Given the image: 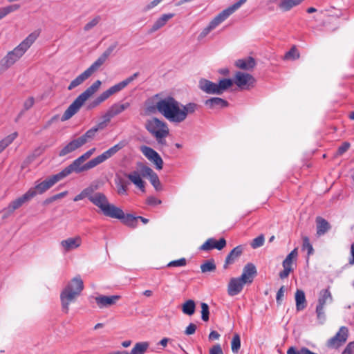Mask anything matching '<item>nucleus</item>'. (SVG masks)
Wrapping results in <instances>:
<instances>
[{
  "label": "nucleus",
  "instance_id": "1",
  "mask_svg": "<svg viewBox=\"0 0 354 354\" xmlns=\"http://www.w3.org/2000/svg\"><path fill=\"white\" fill-rule=\"evenodd\" d=\"M145 105L147 113L158 112L168 121L175 124L184 122L188 115L194 113L199 108L196 103L189 102L184 105L172 96L162 97L161 93L148 98Z\"/></svg>",
  "mask_w": 354,
  "mask_h": 354
},
{
  "label": "nucleus",
  "instance_id": "2",
  "mask_svg": "<svg viewBox=\"0 0 354 354\" xmlns=\"http://www.w3.org/2000/svg\"><path fill=\"white\" fill-rule=\"evenodd\" d=\"M124 145V142H120L85 164H83L85 160L82 157L80 156L58 174L62 179H63L72 172L79 174L88 171L114 156L118 151L122 149Z\"/></svg>",
  "mask_w": 354,
  "mask_h": 354
},
{
  "label": "nucleus",
  "instance_id": "3",
  "mask_svg": "<svg viewBox=\"0 0 354 354\" xmlns=\"http://www.w3.org/2000/svg\"><path fill=\"white\" fill-rule=\"evenodd\" d=\"M38 36V32H32L12 50L9 51L0 61V74L14 65L32 45Z\"/></svg>",
  "mask_w": 354,
  "mask_h": 354
},
{
  "label": "nucleus",
  "instance_id": "4",
  "mask_svg": "<svg viewBox=\"0 0 354 354\" xmlns=\"http://www.w3.org/2000/svg\"><path fill=\"white\" fill-rule=\"evenodd\" d=\"M84 289V283L80 277L71 279L60 293V301L62 311L67 314L69 306L75 301Z\"/></svg>",
  "mask_w": 354,
  "mask_h": 354
},
{
  "label": "nucleus",
  "instance_id": "5",
  "mask_svg": "<svg viewBox=\"0 0 354 354\" xmlns=\"http://www.w3.org/2000/svg\"><path fill=\"white\" fill-rule=\"evenodd\" d=\"M96 189V187L92 186V194H91L89 197V201L97 207L104 216L110 218L121 217L122 209L110 203L108 198L104 193L95 192Z\"/></svg>",
  "mask_w": 354,
  "mask_h": 354
},
{
  "label": "nucleus",
  "instance_id": "6",
  "mask_svg": "<svg viewBox=\"0 0 354 354\" xmlns=\"http://www.w3.org/2000/svg\"><path fill=\"white\" fill-rule=\"evenodd\" d=\"M102 82L100 80H96L89 87H88L83 93L72 102V104L64 111L61 118V121L64 122L71 119L75 115L84 105L86 101L96 93Z\"/></svg>",
  "mask_w": 354,
  "mask_h": 354
},
{
  "label": "nucleus",
  "instance_id": "7",
  "mask_svg": "<svg viewBox=\"0 0 354 354\" xmlns=\"http://www.w3.org/2000/svg\"><path fill=\"white\" fill-rule=\"evenodd\" d=\"M124 176L116 175L115 178V184L116 186V192L120 196L128 195L129 186L130 180L141 191H145V182L142 180L140 174L137 171L131 173H124Z\"/></svg>",
  "mask_w": 354,
  "mask_h": 354
},
{
  "label": "nucleus",
  "instance_id": "8",
  "mask_svg": "<svg viewBox=\"0 0 354 354\" xmlns=\"http://www.w3.org/2000/svg\"><path fill=\"white\" fill-rule=\"evenodd\" d=\"M145 126L158 143H165V138L169 134L168 125L165 122L157 118H152L146 121Z\"/></svg>",
  "mask_w": 354,
  "mask_h": 354
},
{
  "label": "nucleus",
  "instance_id": "9",
  "mask_svg": "<svg viewBox=\"0 0 354 354\" xmlns=\"http://www.w3.org/2000/svg\"><path fill=\"white\" fill-rule=\"evenodd\" d=\"M62 180L59 174L49 176L44 180L39 182V180L35 183V186L30 187L27 193L30 198H33L37 194H42L51 188L55 183Z\"/></svg>",
  "mask_w": 354,
  "mask_h": 354
},
{
  "label": "nucleus",
  "instance_id": "10",
  "mask_svg": "<svg viewBox=\"0 0 354 354\" xmlns=\"http://www.w3.org/2000/svg\"><path fill=\"white\" fill-rule=\"evenodd\" d=\"M333 297L328 289L322 290L319 292L318 304L316 307V314L320 324H324L325 321L324 306L326 303H331Z\"/></svg>",
  "mask_w": 354,
  "mask_h": 354
},
{
  "label": "nucleus",
  "instance_id": "11",
  "mask_svg": "<svg viewBox=\"0 0 354 354\" xmlns=\"http://www.w3.org/2000/svg\"><path fill=\"white\" fill-rule=\"evenodd\" d=\"M139 75V73H135L131 76L127 77L124 80L119 82L117 84L110 87L108 90L102 93L97 97L101 102H103L106 99H108L111 95L118 93L124 88H125L129 84L133 82L136 78H137Z\"/></svg>",
  "mask_w": 354,
  "mask_h": 354
},
{
  "label": "nucleus",
  "instance_id": "12",
  "mask_svg": "<svg viewBox=\"0 0 354 354\" xmlns=\"http://www.w3.org/2000/svg\"><path fill=\"white\" fill-rule=\"evenodd\" d=\"M246 1L247 0H239L227 9L223 10L209 22V26L214 30L230 15L239 9Z\"/></svg>",
  "mask_w": 354,
  "mask_h": 354
},
{
  "label": "nucleus",
  "instance_id": "13",
  "mask_svg": "<svg viewBox=\"0 0 354 354\" xmlns=\"http://www.w3.org/2000/svg\"><path fill=\"white\" fill-rule=\"evenodd\" d=\"M349 330L346 326H342L334 337L327 342V346L330 348H338L342 346L348 337Z\"/></svg>",
  "mask_w": 354,
  "mask_h": 354
},
{
  "label": "nucleus",
  "instance_id": "14",
  "mask_svg": "<svg viewBox=\"0 0 354 354\" xmlns=\"http://www.w3.org/2000/svg\"><path fill=\"white\" fill-rule=\"evenodd\" d=\"M234 83L242 90H248L254 87L255 79L250 74L238 71L235 74Z\"/></svg>",
  "mask_w": 354,
  "mask_h": 354
},
{
  "label": "nucleus",
  "instance_id": "15",
  "mask_svg": "<svg viewBox=\"0 0 354 354\" xmlns=\"http://www.w3.org/2000/svg\"><path fill=\"white\" fill-rule=\"evenodd\" d=\"M140 151L145 157L153 162L157 169L160 170L162 169L163 160L160 156L154 149L144 145L140 147Z\"/></svg>",
  "mask_w": 354,
  "mask_h": 354
},
{
  "label": "nucleus",
  "instance_id": "16",
  "mask_svg": "<svg viewBox=\"0 0 354 354\" xmlns=\"http://www.w3.org/2000/svg\"><path fill=\"white\" fill-rule=\"evenodd\" d=\"M118 44L115 42L111 44L97 59L94 62L91 66L86 69L91 75L96 71L108 59L111 53L117 47Z\"/></svg>",
  "mask_w": 354,
  "mask_h": 354
},
{
  "label": "nucleus",
  "instance_id": "17",
  "mask_svg": "<svg viewBox=\"0 0 354 354\" xmlns=\"http://www.w3.org/2000/svg\"><path fill=\"white\" fill-rule=\"evenodd\" d=\"M118 44L115 42L111 44L97 59L94 62L91 66L86 69L91 75L96 71L108 59L111 53L117 47Z\"/></svg>",
  "mask_w": 354,
  "mask_h": 354
},
{
  "label": "nucleus",
  "instance_id": "18",
  "mask_svg": "<svg viewBox=\"0 0 354 354\" xmlns=\"http://www.w3.org/2000/svg\"><path fill=\"white\" fill-rule=\"evenodd\" d=\"M226 246V241L224 238H221L218 241L214 238L208 239L201 247V250L209 251L213 249L221 250Z\"/></svg>",
  "mask_w": 354,
  "mask_h": 354
},
{
  "label": "nucleus",
  "instance_id": "19",
  "mask_svg": "<svg viewBox=\"0 0 354 354\" xmlns=\"http://www.w3.org/2000/svg\"><path fill=\"white\" fill-rule=\"evenodd\" d=\"M257 272L255 266L252 263H247L243 270V273L239 277L241 279L246 283H252Z\"/></svg>",
  "mask_w": 354,
  "mask_h": 354
},
{
  "label": "nucleus",
  "instance_id": "20",
  "mask_svg": "<svg viewBox=\"0 0 354 354\" xmlns=\"http://www.w3.org/2000/svg\"><path fill=\"white\" fill-rule=\"evenodd\" d=\"M245 284L240 277L230 279L227 286L228 295L231 297L237 295L242 291Z\"/></svg>",
  "mask_w": 354,
  "mask_h": 354
},
{
  "label": "nucleus",
  "instance_id": "21",
  "mask_svg": "<svg viewBox=\"0 0 354 354\" xmlns=\"http://www.w3.org/2000/svg\"><path fill=\"white\" fill-rule=\"evenodd\" d=\"M120 299V295H99L95 297V302L100 308L111 306L114 305Z\"/></svg>",
  "mask_w": 354,
  "mask_h": 354
},
{
  "label": "nucleus",
  "instance_id": "22",
  "mask_svg": "<svg viewBox=\"0 0 354 354\" xmlns=\"http://www.w3.org/2000/svg\"><path fill=\"white\" fill-rule=\"evenodd\" d=\"M82 244V238L80 236L75 237H70L60 242V245L64 252H68L71 250L79 248Z\"/></svg>",
  "mask_w": 354,
  "mask_h": 354
},
{
  "label": "nucleus",
  "instance_id": "23",
  "mask_svg": "<svg viewBox=\"0 0 354 354\" xmlns=\"http://www.w3.org/2000/svg\"><path fill=\"white\" fill-rule=\"evenodd\" d=\"M198 87L201 90L207 94L220 95L218 84L206 79L200 80Z\"/></svg>",
  "mask_w": 354,
  "mask_h": 354
},
{
  "label": "nucleus",
  "instance_id": "24",
  "mask_svg": "<svg viewBox=\"0 0 354 354\" xmlns=\"http://www.w3.org/2000/svg\"><path fill=\"white\" fill-rule=\"evenodd\" d=\"M243 251V247L242 245H238L232 250L225 258L223 268L225 270L228 269L229 266L233 264L241 257Z\"/></svg>",
  "mask_w": 354,
  "mask_h": 354
},
{
  "label": "nucleus",
  "instance_id": "25",
  "mask_svg": "<svg viewBox=\"0 0 354 354\" xmlns=\"http://www.w3.org/2000/svg\"><path fill=\"white\" fill-rule=\"evenodd\" d=\"M315 222L317 227V235L318 236L325 234L331 228L330 224L325 218L321 216L316 217Z\"/></svg>",
  "mask_w": 354,
  "mask_h": 354
},
{
  "label": "nucleus",
  "instance_id": "26",
  "mask_svg": "<svg viewBox=\"0 0 354 354\" xmlns=\"http://www.w3.org/2000/svg\"><path fill=\"white\" fill-rule=\"evenodd\" d=\"M235 66L242 70L251 71L256 66V61L252 57L245 59H240L235 62Z\"/></svg>",
  "mask_w": 354,
  "mask_h": 354
},
{
  "label": "nucleus",
  "instance_id": "27",
  "mask_svg": "<svg viewBox=\"0 0 354 354\" xmlns=\"http://www.w3.org/2000/svg\"><path fill=\"white\" fill-rule=\"evenodd\" d=\"M174 13L164 14L160 18H158L151 26L149 32L152 33L153 32L157 31L162 27H163L167 22L171 18L174 17Z\"/></svg>",
  "mask_w": 354,
  "mask_h": 354
},
{
  "label": "nucleus",
  "instance_id": "28",
  "mask_svg": "<svg viewBox=\"0 0 354 354\" xmlns=\"http://www.w3.org/2000/svg\"><path fill=\"white\" fill-rule=\"evenodd\" d=\"M82 147L81 143L78 140V139H75L68 142L60 151L59 152V156H64L76 149H79Z\"/></svg>",
  "mask_w": 354,
  "mask_h": 354
},
{
  "label": "nucleus",
  "instance_id": "29",
  "mask_svg": "<svg viewBox=\"0 0 354 354\" xmlns=\"http://www.w3.org/2000/svg\"><path fill=\"white\" fill-rule=\"evenodd\" d=\"M205 104L210 109L227 107L229 103L225 100L220 97H212L205 100Z\"/></svg>",
  "mask_w": 354,
  "mask_h": 354
},
{
  "label": "nucleus",
  "instance_id": "30",
  "mask_svg": "<svg viewBox=\"0 0 354 354\" xmlns=\"http://www.w3.org/2000/svg\"><path fill=\"white\" fill-rule=\"evenodd\" d=\"M295 302L297 311H301L306 308L307 302L305 293L303 290H297L295 292Z\"/></svg>",
  "mask_w": 354,
  "mask_h": 354
},
{
  "label": "nucleus",
  "instance_id": "31",
  "mask_svg": "<svg viewBox=\"0 0 354 354\" xmlns=\"http://www.w3.org/2000/svg\"><path fill=\"white\" fill-rule=\"evenodd\" d=\"M99 130H101V129H99L98 127L96 125L94 127L88 130L84 135L79 137L77 139L80 141V142L81 143L82 146H83L88 142H90L91 140H92L95 137L96 133Z\"/></svg>",
  "mask_w": 354,
  "mask_h": 354
},
{
  "label": "nucleus",
  "instance_id": "32",
  "mask_svg": "<svg viewBox=\"0 0 354 354\" xmlns=\"http://www.w3.org/2000/svg\"><path fill=\"white\" fill-rule=\"evenodd\" d=\"M30 200L31 198L26 192L21 196L10 202L8 206L15 212L16 209L21 207L25 203H27Z\"/></svg>",
  "mask_w": 354,
  "mask_h": 354
},
{
  "label": "nucleus",
  "instance_id": "33",
  "mask_svg": "<svg viewBox=\"0 0 354 354\" xmlns=\"http://www.w3.org/2000/svg\"><path fill=\"white\" fill-rule=\"evenodd\" d=\"M91 76V75L89 74V73L86 70L71 82V84L68 86V90L71 91L73 88H76L79 85L82 84L85 80H86Z\"/></svg>",
  "mask_w": 354,
  "mask_h": 354
},
{
  "label": "nucleus",
  "instance_id": "34",
  "mask_svg": "<svg viewBox=\"0 0 354 354\" xmlns=\"http://www.w3.org/2000/svg\"><path fill=\"white\" fill-rule=\"evenodd\" d=\"M117 219L122 220V222L132 228H135L138 225V218L137 216H134L132 214H127L125 215L124 212L122 211V216L120 218H116Z\"/></svg>",
  "mask_w": 354,
  "mask_h": 354
},
{
  "label": "nucleus",
  "instance_id": "35",
  "mask_svg": "<svg viewBox=\"0 0 354 354\" xmlns=\"http://www.w3.org/2000/svg\"><path fill=\"white\" fill-rule=\"evenodd\" d=\"M304 0H281L279 7L283 11H288L293 7L299 5Z\"/></svg>",
  "mask_w": 354,
  "mask_h": 354
},
{
  "label": "nucleus",
  "instance_id": "36",
  "mask_svg": "<svg viewBox=\"0 0 354 354\" xmlns=\"http://www.w3.org/2000/svg\"><path fill=\"white\" fill-rule=\"evenodd\" d=\"M196 304L194 300L189 299L186 301L182 306V311L187 315H192L195 313Z\"/></svg>",
  "mask_w": 354,
  "mask_h": 354
},
{
  "label": "nucleus",
  "instance_id": "37",
  "mask_svg": "<svg viewBox=\"0 0 354 354\" xmlns=\"http://www.w3.org/2000/svg\"><path fill=\"white\" fill-rule=\"evenodd\" d=\"M298 256V249L296 248L290 252L283 260L282 263L283 266H288V268H292V263L297 261Z\"/></svg>",
  "mask_w": 354,
  "mask_h": 354
},
{
  "label": "nucleus",
  "instance_id": "38",
  "mask_svg": "<svg viewBox=\"0 0 354 354\" xmlns=\"http://www.w3.org/2000/svg\"><path fill=\"white\" fill-rule=\"evenodd\" d=\"M149 346V344L147 342L136 343L129 354H145Z\"/></svg>",
  "mask_w": 354,
  "mask_h": 354
},
{
  "label": "nucleus",
  "instance_id": "39",
  "mask_svg": "<svg viewBox=\"0 0 354 354\" xmlns=\"http://www.w3.org/2000/svg\"><path fill=\"white\" fill-rule=\"evenodd\" d=\"M216 269L215 261L213 259L205 261L201 265V270L203 273L212 272Z\"/></svg>",
  "mask_w": 354,
  "mask_h": 354
},
{
  "label": "nucleus",
  "instance_id": "40",
  "mask_svg": "<svg viewBox=\"0 0 354 354\" xmlns=\"http://www.w3.org/2000/svg\"><path fill=\"white\" fill-rule=\"evenodd\" d=\"M130 106V104L129 102H125L124 104H118L115 103L113 104L110 108L111 112L113 113V116H115L120 113H121L122 111L128 109Z\"/></svg>",
  "mask_w": 354,
  "mask_h": 354
},
{
  "label": "nucleus",
  "instance_id": "41",
  "mask_svg": "<svg viewBox=\"0 0 354 354\" xmlns=\"http://www.w3.org/2000/svg\"><path fill=\"white\" fill-rule=\"evenodd\" d=\"M234 84V81L231 79H221L218 83L220 95L223 94L225 91L230 88Z\"/></svg>",
  "mask_w": 354,
  "mask_h": 354
},
{
  "label": "nucleus",
  "instance_id": "42",
  "mask_svg": "<svg viewBox=\"0 0 354 354\" xmlns=\"http://www.w3.org/2000/svg\"><path fill=\"white\" fill-rule=\"evenodd\" d=\"M19 7H20L19 5L13 4V5L8 6L6 7L0 8V20L1 19H3V17H5L8 14L18 10L19 8Z\"/></svg>",
  "mask_w": 354,
  "mask_h": 354
},
{
  "label": "nucleus",
  "instance_id": "43",
  "mask_svg": "<svg viewBox=\"0 0 354 354\" xmlns=\"http://www.w3.org/2000/svg\"><path fill=\"white\" fill-rule=\"evenodd\" d=\"M18 133L14 132L0 142V153L3 151L17 137Z\"/></svg>",
  "mask_w": 354,
  "mask_h": 354
},
{
  "label": "nucleus",
  "instance_id": "44",
  "mask_svg": "<svg viewBox=\"0 0 354 354\" xmlns=\"http://www.w3.org/2000/svg\"><path fill=\"white\" fill-rule=\"evenodd\" d=\"M241 348V338L238 333H235L231 342V348L234 353H238Z\"/></svg>",
  "mask_w": 354,
  "mask_h": 354
},
{
  "label": "nucleus",
  "instance_id": "45",
  "mask_svg": "<svg viewBox=\"0 0 354 354\" xmlns=\"http://www.w3.org/2000/svg\"><path fill=\"white\" fill-rule=\"evenodd\" d=\"M113 113L111 112L110 109H109L106 113L102 116L103 121L99 122L97 126L99 129L101 130L104 129L106 126L107 124L110 122L111 119L113 118Z\"/></svg>",
  "mask_w": 354,
  "mask_h": 354
},
{
  "label": "nucleus",
  "instance_id": "46",
  "mask_svg": "<svg viewBox=\"0 0 354 354\" xmlns=\"http://www.w3.org/2000/svg\"><path fill=\"white\" fill-rule=\"evenodd\" d=\"M91 194H92V186H89L84 189L79 194L75 196L73 201L76 202L85 198H87L89 200Z\"/></svg>",
  "mask_w": 354,
  "mask_h": 354
},
{
  "label": "nucleus",
  "instance_id": "47",
  "mask_svg": "<svg viewBox=\"0 0 354 354\" xmlns=\"http://www.w3.org/2000/svg\"><path fill=\"white\" fill-rule=\"evenodd\" d=\"M302 249L308 250V255H311L313 254L314 249L310 243V240L308 236L302 237Z\"/></svg>",
  "mask_w": 354,
  "mask_h": 354
},
{
  "label": "nucleus",
  "instance_id": "48",
  "mask_svg": "<svg viewBox=\"0 0 354 354\" xmlns=\"http://www.w3.org/2000/svg\"><path fill=\"white\" fill-rule=\"evenodd\" d=\"M100 21L101 17L99 15L95 16L92 20H91L89 22L85 24V26H84V30L86 32L89 31L93 28L96 26L100 23Z\"/></svg>",
  "mask_w": 354,
  "mask_h": 354
},
{
  "label": "nucleus",
  "instance_id": "49",
  "mask_svg": "<svg viewBox=\"0 0 354 354\" xmlns=\"http://www.w3.org/2000/svg\"><path fill=\"white\" fill-rule=\"evenodd\" d=\"M149 180L156 191H161L162 189V184L156 174H153V175H152V176H151V178H149Z\"/></svg>",
  "mask_w": 354,
  "mask_h": 354
},
{
  "label": "nucleus",
  "instance_id": "50",
  "mask_svg": "<svg viewBox=\"0 0 354 354\" xmlns=\"http://www.w3.org/2000/svg\"><path fill=\"white\" fill-rule=\"evenodd\" d=\"M300 57L299 53L296 48L295 46H293L290 48L289 51H288L285 55V59H297Z\"/></svg>",
  "mask_w": 354,
  "mask_h": 354
},
{
  "label": "nucleus",
  "instance_id": "51",
  "mask_svg": "<svg viewBox=\"0 0 354 354\" xmlns=\"http://www.w3.org/2000/svg\"><path fill=\"white\" fill-rule=\"evenodd\" d=\"M264 236L263 234H261L252 240L250 245L252 248L256 249L257 248L262 246L264 243Z\"/></svg>",
  "mask_w": 354,
  "mask_h": 354
},
{
  "label": "nucleus",
  "instance_id": "52",
  "mask_svg": "<svg viewBox=\"0 0 354 354\" xmlns=\"http://www.w3.org/2000/svg\"><path fill=\"white\" fill-rule=\"evenodd\" d=\"M201 318L204 322L209 320V306L206 303H201Z\"/></svg>",
  "mask_w": 354,
  "mask_h": 354
},
{
  "label": "nucleus",
  "instance_id": "53",
  "mask_svg": "<svg viewBox=\"0 0 354 354\" xmlns=\"http://www.w3.org/2000/svg\"><path fill=\"white\" fill-rule=\"evenodd\" d=\"M187 264V260L185 258H181L178 260H174L167 264V267H183Z\"/></svg>",
  "mask_w": 354,
  "mask_h": 354
},
{
  "label": "nucleus",
  "instance_id": "54",
  "mask_svg": "<svg viewBox=\"0 0 354 354\" xmlns=\"http://www.w3.org/2000/svg\"><path fill=\"white\" fill-rule=\"evenodd\" d=\"M350 147L351 144L348 142H343L342 145L339 147L336 152V156H342L343 153H344L346 151L348 150Z\"/></svg>",
  "mask_w": 354,
  "mask_h": 354
},
{
  "label": "nucleus",
  "instance_id": "55",
  "mask_svg": "<svg viewBox=\"0 0 354 354\" xmlns=\"http://www.w3.org/2000/svg\"><path fill=\"white\" fill-rule=\"evenodd\" d=\"M283 270L279 272V277L282 279H286L288 277L290 272H293L292 268H288V266H283Z\"/></svg>",
  "mask_w": 354,
  "mask_h": 354
},
{
  "label": "nucleus",
  "instance_id": "56",
  "mask_svg": "<svg viewBox=\"0 0 354 354\" xmlns=\"http://www.w3.org/2000/svg\"><path fill=\"white\" fill-rule=\"evenodd\" d=\"M35 104V98L33 97H29L25 102H24V110L28 111L30 108L33 106Z\"/></svg>",
  "mask_w": 354,
  "mask_h": 354
},
{
  "label": "nucleus",
  "instance_id": "57",
  "mask_svg": "<svg viewBox=\"0 0 354 354\" xmlns=\"http://www.w3.org/2000/svg\"><path fill=\"white\" fill-rule=\"evenodd\" d=\"M146 201H147V203L151 206H155V205H160L162 203L161 200H160L154 196L147 197Z\"/></svg>",
  "mask_w": 354,
  "mask_h": 354
},
{
  "label": "nucleus",
  "instance_id": "58",
  "mask_svg": "<svg viewBox=\"0 0 354 354\" xmlns=\"http://www.w3.org/2000/svg\"><path fill=\"white\" fill-rule=\"evenodd\" d=\"M14 211L10 209V207L8 205L7 207L2 209L1 212L2 214V219L5 220L8 218L10 216H11L13 214Z\"/></svg>",
  "mask_w": 354,
  "mask_h": 354
},
{
  "label": "nucleus",
  "instance_id": "59",
  "mask_svg": "<svg viewBox=\"0 0 354 354\" xmlns=\"http://www.w3.org/2000/svg\"><path fill=\"white\" fill-rule=\"evenodd\" d=\"M209 354H223L221 345H214L209 350Z\"/></svg>",
  "mask_w": 354,
  "mask_h": 354
},
{
  "label": "nucleus",
  "instance_id": "60",
  "mask_svg": "<svg viewBox=\"0 0 354 354\" xmlns=\"http://www.w3.org/2000/svg\"><path fill=\"white\" fill-rule=\"evenodd\" d=\"M354 351V342H349L343 351L342 354H353Z\"/></svg>",
  "mask_w": 354,
  "mask_h": 354
},
{
  "label": "nucleus",
  "instance_id": "61",
  "mask_svg": "<svg viewBox=\"0 0 354 354\" xmlns=\"http://www.w3.org/2000/svg\"><path fill=\"white\" fill-rule=\"evenodd\" d=\"M196 324L191 323L189 324V326L186 328L185 333L187 335H190L194 334L196 332Z\"/></svg>",
  "mask_w": 354,
  "mask_h": 354
},
{
  "label": "nucleus",
  "instance_id": "62",
  "mask_svg": "<svg viewBox=\"0 0 354 354\" xmlns=\"http://www.w3.org/2000/svg\"><path fill=\"white\" fill-rule=\"evenodd\" d=\"M162 0H153L151 2H150L149 4H147L143 9V10L145 12H147L151 9H152L153 8H154L155 6H156L157 5H158Z\"/></svg>",
  "mask_w": 354,
  "mask_h": 354
},
{
  "label": "nucleus",
  "instance_id": "63",
  "mask_svg": "<svg viewBox=\"0 0 354 354\" xmlns=\"http://www.w3.org/2000/svg\"><path fill=\"white\" fill-rule=\"evenodd\" d=\"M283 295H284V286H282L277 292L276 299H277V302L278 304H281V299L283 298Z\"/></svg>",
  "mask_w": 354,
  "mask_h": 354
},
{
  "label": "nucleus",
  "instance_id": "64",
  "mask_svg": "<svg viewBox=\"0 0 354 354\" xmlns=\"http://www.w3.org/2000/svg\"><path fill=\"white\" fill-rule=\"evenodd\" d=\"M142 171L143 173V174L145 176H149V178H151V176H152V175H153V174H156L153 170L152 169H151L150 167H147V166H143L142 167Z\"/></svg>",
  "mask_w": 354,
  "mask_h": 354
}]
</instances>
